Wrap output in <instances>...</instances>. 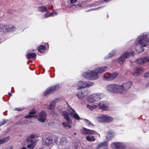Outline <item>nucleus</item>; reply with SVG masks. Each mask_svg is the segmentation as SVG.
<instances>
[{"mask_svg": "<svg viewBox=\"0 0 149 149\" xmlns=\"http://www.w3.org/2000/svg\"><path fill=\"white\" fill-rule=\"evenodd\" d=\"M148 34L143 33L137 38L135 44L137 45L139 43L140 45V50H138L137 49H136L138 53H140L143 51V47L147 46L148 43L149 42V39L148 37Z\"/></svg>", "mask_w": 149, "mask_h": 149, "instance_id": "nucleus-1", "label": "nucleus"}, {"mask_svg": "<svg viewBox=\"0 0 149 149\" xmlns=\"http://www.w3.org/2000/svg\"><path fill=\"white\" fill-rule=\"evenodd\" d=\"M98 73L95 71H91L88 72H84L82 75L85 78L88 80H94L98 78Z\"/></svg>", "mask_w": 149, "mask_h": 149, "instance_id": "nucleus-2", "label": "nucleus"}, {"mask_svg": "<svg viewBox=\"0 0 149 149\" xmlns=\"http://www.w3.org/2000/svg\"><path fill=\"white\" fill-rule=\"evenodd\" d=\"M120 85L116 84H110L107 85L106 87V89L108 91L114 93H120Z\"/></svg>", "mask_w": 149, "mask_h": 149, "instance_id": "nucleus-3", "label": "nucleus"}, {"mask_svg": "<svg viewBox=\"0 0 149 149\" xmlns=\"http://www.w3.org/2000/svg\"><path fill=\"white\" fill-rule=\"evenodd\" d=\"M104 96L103 93H93L89 95L88 97V100L90 102H94L99 101Z\"/></svg>", "mask_w": 149, "mask_h": 149, "instance_id": "nucleus-4", "label": "nucleus"}, {"mask_svg": "<svg viewBox=\"0 0 149 149\" xmlns=\"http://www.w3.org/2000/svg\"><path fill=\"white\" fill-rule=\"evenodd\" d=\"M132 52H126L122 54L121 56L118 59V62L120 64H122L125 59L134 54Z\"/></svg>", "mask_w": 149, "mask_h": 149, "instance_id": "nucleus-5", "label": "nucleus"}, {"mask_svg": "<svg viewBox=\"0 0 149 149\" xmlns=\"http://www.w3.org/2000/svg\"><path fill=\"white\" fill-rule=\"evenodd\" d=\"M59 85L57 84L54 86H51L47 88L44 92L43 94L44 96H46L51 93L55 92L58 88Z\"/></svg>", "mask_w": 149, "mask_h": 149, "instance_id": "nucleus-6", "label": "nucleus"}, {"mask_svg": "<svg viewBox=\"0 0 149 149\" xmlns=\"http://www.w3.org/2000/svg\"><path fill=\"white\" fill-rule=\"evenodd\" d=\"M118 75V73L115 72L112 74L107 73L104 74L103 76L104 80L107 81H111L117 77Z\"/></svg>", "mask_w": 149, "mask_h": 149, "instance_id": "nucleus-7", "label": "nucleus"}, {"mask_svg": "<svg viewBox=\"0 0 149 149\" xmlns=\"http://www.w3.org/2000/svg\"><path fill=\"white\" fill-rule=\"evenodd\" d=\"M132 85L131 81H128L126 83L123 84L122 85H120V93H124L127 90L129 89Z\"/></svg>", "mask_w": 149, "mask_h": 149, "instance_id": "nucleus-8", "label": "nucleus"}, {"mask_svg": "<svg viewBox=\"0 0 149 149\" xmlns=\"http://www.w3.org/2000/svg\"><path fill=\"white\" fill-rule=\"evenodd\" d=\"M58 138L55 135H51L47 137L45 139L46 143L48 145L53 144L57 142Z\"/></svg>", "mask_w": 149, "mask_h": 149, "instance_id": "nucleus-9", "label": "nucleus"}, {"mask_svg": "<svg viewBox=\"0 0 149 149\" xmlns=\"http://www.w3.org/2000/svg\"><path fill=\"white\" fill-rule=\"evenodd\" d=\"M111 147L114 149H125L126 147L122 143L115 142L111 143L110 145Z\"/></svg>", "mask_w": 149, "mask_h": 149, "instance_id": "nucleus-10", "label": "nucleus"}, {"mask_svg": "<svg viewBox=\"0 0 149 149\" xmlns=\"http://www.w3.org/2000/svg\"><path fill=\"white\" fill-rule=\"evenodd\" d=\"M80 86H79L77 89L79 90L81 88H83L86 87H89L91 86L93 84V82H83L81 81L79 82Z\"/></svg>", "mask_w": 149, "mask_h": 149, "instance_id": "nucleus-11", "label": "nucleus"}, {"mask_svg": "<svg viewBox=\"0 0 149 149\" xmlns=\"http://www.w3.org/2000/svg\"><path fill=\"white\" fill-rule=\"evenodd\" d=\"M108 104L105 101H101L99 102L98 104L99 109L107 111L108 109Z\"/></svg>", "mask_w": 149, "mask_h": 149, "instance_id": "nucleus-12", "label": "nucleus"}, {"mask_svg": "<svg viewBox=\"0 0 149 149\" xmlns=\"http://www.w3.org/2000/svg\"><path fill=\"white\" fill-rule=\"evenodd\" d=\"M95 132L93 130H89L84 127L81 130V133L84 135L87 134L92 135L94 134Z\"/></svg>", "mask_w": 149, "mask_h": 149, "instance_id": "nucleus-13", "label": "nucleus"}, {"mask_svg": "<svg viewBox=\"0 0 149 149\" xmlns=\"http://www.w3.org/2000/svg\"><path fill=\"white\" fill-rule=\"evenodd\" d=\"M6 33H11L15 31L16 27L14 25L9 24H6Z\"/></svg>", "mask_w": 149, "mask_h": 149, "instance_id": "nucleus-14", "label": "nucleus"}, {"mask_svg": "<svg viewBox=\"0 0 149 149\" xmlns=\"http://www.w3.org/2000/svg\"><path fill=\"white\" fill-rule=\"evenodd\" d=\"M70 109L69 111L70 115L72 118H74L75 119L78 120L80 119L79 116L73 109L70 108Z\"/></svg>", "mask_w": 149, "mask_h": 149, "instance_id": "nucleus-15", "label": "nucleus"}, {"mask_svg": "<svg viewBox=\"0 0 149 149\" xmlns=\"http://www.w3.org/2000/svg\"><path fill=\"white\" fill-rule=\"evenodd\" d=\"M47 114L44 111H41L39 114V117L38 118V120L42 123L45 122Z\"/></svg>", "mask_w": 149, "mask_h": 149, "instance_id": "nucleus-16", "label": "nucleus"}, {"mask_svg": "<svg viewBox=\"0 0 149 149\" xmlns=\"http://www.w3.org/2000/svg\"><path fill=\"white\" fill-rule=\"evenodd\" d=\"M62 115L64 119L68 122L72 123V121L70 118L69 116V113L66 111H63L62 112Z\"/></svg>", "mask_w": 149, "mask_h": 149, "instance_id": "nucleus-17", "label": "nucleus"}, {"mask_svg": "<svg viewBox=\"0 0 149 149\" xmlns=\"http://www.w3.org/2000/svg\"><path fill=\"white\" fill-rule=\"evenodd\" d=\"M88 92L86 91H80L77 94V97L79 99H82L84 97L88 95Z\"/></svg>", "mask_w": 149, "mask_h": 149, "instance_id": "nucleus-18", "label": "nucleus"}, {"mask_svg": "<svg viewBox=\"0 0 149 149\" xmlns=\"http://www.w3.org/2000/svg\"><path fill=\"white\" fill-rule=\"evenodd\" d=\"M108 69V67L107 66L101 67L99 68H97L95 69V70L97 71L98 73H102Z\"/></svg>", "mask_w": 149, "mask_h": 149, "instance_id": "nucleus-19", "label": "nucleus"}, {"mask_svg": "<svg viewBox=\"0 0 149 149\" xmlns=\"http://www.w3.org/2000/svg\"><path fill=\"white\" fill-rule=\"evenodd\" d=\"M108 143L104 141L99 143L96 147V149H101L102 148L107 147L108 146Z\"/></svg>", "mask_w": 149, "mask_h": 149, "instance_id": "nucleus-20", "label": "nucleus"}, {"mask_svg": "<svg viewBox=\"0 0 149 149\" xmlns=\"http://www.w3.org/2000/svg\"><path fill=\"white\" fill-rule=\"evenodd\" d=\"M36 113V112L35 109L32 110L30 111L29 113V114L24 116V117L26 118H30L32 117H35V116L34 115H31L32 114H35Z\"/></svg>", "mask_w": 149, "mask_h": 149, "instance_id": "nucleus-21", "label": "nucleus"}, {"mask_svg": "<svg viewBox=\"0 0 149 149\" xmlns=\"http://www.w3.org/2000/svg\"><path fill=\"white\" fill-rule=\"evenodd\" d=\"M36 55L34 53H30L27 54L26 55V57L27 59H35L36 58Z\"/></svg>", "mask_w": 149, "mask_h": 149, "instance_id": "nucleus-22", "label": "nucleus"}, {"mask_svg": "<svg viewBox=\"0 0 149 149\" xmlns=\"http://www.w3.org/2000/svg\"><path fill=\"white\" fill-rule=\"evenodd\" d=\"M143 72V70L141 68H139L135 70L133 73V75L135 77L138 76Z\"/></svg>", "mask_w": 149, "mask_h": 149, "instance_id": "nucleus-23", "label": "nucleus"}, {"mask_svg": "<svg viewBox=\"0 0 149 149\" xmlns=\"http://www.w3.org/2000/svg\"><path fill=\"white\" fill-rule=\"evenodd\" d=\"M38 10L39 11L41 12H46L48 11L47 8L45 6L38 7Z\"/></svg>", "mask_w": 149, "mask_h": 149, "instance_id": "nucleus-24", "label": "nucleus"}, {"mask_svg": "<svg viewBox=\"0 0 149 149\" xmlns=\"http://www.w3.org/2000/svg\"><path fill=\"white\" fill-rule=\"evenodd\" d=\"M57 100V99H56L55 100L52 101L50 104L49 105L48 107V109L49 110H51L53 109L55 107V105L56 104V101Z\"/></svg>", "mask_w": 149, "mask_h": 149, "instance_id": "nucleus-25", "label": "nucleus"}, {"mask_svg": "<svg viewBox=\"0 0 149 149\" xmlns=\"http://www.w3.org/2000/svg\"><path fill=\"white\" fill-rule=\"evenodd\" d=\"M104 123H110L113 120L112 117L107 115H104Z\"/></svg>", "mask_w": 149, "mask_h": 149, "instance_id": "nucleus-26", "label": "nucleus"}, {"mask_svg": "<svg viewBox=\"0 0 149 149\" xmlns=\"http://www.w3.org/2000/svg\"><path fill=\"white\" fill-rule=\"evenodd\" d=\"M6 24H0V32L6 33Z\"/></svg>", "mask_w": 149, "mask_h": 149, "instance_id": "nucleus-27", "label": "nucleus"}, {"mask_svg": "<svg viewBox=\"0 0 149 149\" xmlns=\"http://www.w3.org/2000/svg\"><path fill=\"white\" fill-rule=\"evenodd\" d=\"M46 49V47L42 45H40L38 47V50L39 52L41 53H43Z\"/></svg>", "mask_w": 149, "mask_h": 149, "instance_id": "nucleus-28", "label": "nucleus"}, {"mask_svg": "<svg viewBox=\"0 0 149 149\" xmlns=\"http://www.w3.org/2000/svg\"><path fill=\"white\" fill-rule=\"evenodd\" d=\"M104 115H101L97 118V120L100 122L104 123Z\"/></svg>", "mask_w": 149, "mask_h": 149, "instance_id": "nucleus-29", "label": "nucleus"}, {"mask_svg": "<svg viewBox=\"0 0 149 149\" xmlns=\"http://www.w3.org/2000/svg\"><path fill=\"white\" fill-rule=\"evenodd\" d=\"M63 125L65 127H67L68 129L71 128L72 127V125H71V124L68 122H63L62 123Z\"/></svg>", "mask_w": 149, "mask_h": 149, "instance_id": "nucleus-30", "label": "nucleus"}, {"mask_svg": "<svg viewBox=\"0 0 149 149\" xmlns=\"http://www.w3.org/2000/svg\"><path fill=\"white\" fill-rule=\"evenodd\" d=\"M113 137V133L109 131L107 133V139L109 140H111Z\"/></svg>", "mask_w": 149, "mask_h": 149, "instance_id": "nucleus-31", "label": "nucleus"}, {"mask_svg": "<svg viewBox=\"0 0 149 149\" xmlns=\"http://www.w3.org/2000/svg\"><path fill=\"white\" fill-rule=\"evenodd\" d=\"M86 139L88 141H94L95 139L94 138L93 136H87L86 137Z\"/></svg>", "mask_w": 149, "mask_h": 149, "instance_id": "nucleus-32", "label": "nucleus"}, {"mask_svg": "<svg viewBox=\"0 0 149 149\" xmlns=\"http://www.w3.org/2000/svg\"><path fill=\"white\" fill-rule=\"evenodd\" d=\"M136 62L138 64L141 65L142 64L144 63L143 58L137 59L136 60Z\"/></svg>", "mask_w": 149, "mask_h": 149, "instance_id": "nucleus-33", "label": "nucleus"}, {"mask_svg": "<svg viewBox=\"0 0 149 149\" xmlns=\"http://www.w3.org/2000/svg\"><path fill=\"white\" fill-rule=\"evenodd\" d=\"M115 54V52L114 51H112L111 53H109L108 54V58H110L113 56Z\"/></svg>", "mask_w": 149, "mask_h": 149, "instance_id": "nucleus-34", "label": "nucleus"}, {"mask_svg": "<svg viewBox=\"0 0 149 149\" xmlns=\"http://www.w3.org/2000/svg\"><path fill=\"white\" fill-rule=\"evenodd\" d=\"M85 120L86 121V124L88 126H91L92 125L93 126V125L92 123H91V122L89 120L86 119H85Z\"/></svg>", "mask_w": 149, "mask_h": 149, "instance_id": "nucleus-35", "label": "nucleus"}, {"mask_svg": "<svg viewBox=\"0 0 149 149\" xmlns=\"http://www.w3.org/2000/svg\"><path fill=\"white\" fill-rule=\"evenodd\" d=\"M31 143L28 144L27 146V147L29 148L32 149L34 147V145L33 143Z\"/></svg>", "mask_w": 149, "mask_h": 149, "instance_id": "nucleus-36", "label": "nucleus"}, {"mask_svg": "<svg viewBox=\"0 0 149 149\" xmlns=\"http://www.w3.org/2000/svg\"><path fill=\"white\" fill-rule=\"evenodd\" d=\"M35 137V136L34 134H31L29 136L30 138V141L31 142L33 143V141L32 139L33 138Z\"/></svg>", "mask_w": 149, "mask_h": 149, "instance_id": "nucleus-37", "label": "nucleus"}, {"mask_svg": "<svg viewBox=\"0 0 149 149\" xmlns=\"http://www.w3.org/2000/svg\"><path fill=\"white\" fill-rule=\"evenodd\" d=\"M144 62H149V57L147 56L143 58Z\"/></svg>", "mask_w": 149, "mask_h": 149, "instance_id": "nucleus-38", "label": "nucleus"}, {"mask_svg": "<svg viewBox=\"0 0 149 149\" xmlns=\"http://www.w3.org/2000/svg\"><path fill=\"white\" fill-rule=\"evenodd\" d=\"M10 137L9 136H8L7 137H6L4 139H3V141L4 142L8 141L10 139Z\"/></svg>", "mask_w": 149, "mask_h": 149, "instance_id": "nucleus-39", "label": "nucleus"}, {"mask_svg": "<svg viewBox=\"0 0 149 149\" xmlns=\"http://www.w3.org/2000/svg\"><path fill=\"white\" fill-rule=\"evenodd\" d=\"M6 120H3L2 121L0 122V126L3 125L6 123Z\"/></svg>", "mask_w": 149, "mask_h": 149, "instance_id": "nucleus-40", "label": "nucleus"}, {"mask_svg": "<svg viewBox=\"0 0 149 149\" xmlns=\"http://www.w3.org/2000/svg\"><path fill=\"white\" fill-rule=\"evenodd\" d=\"M49 17H50V15H49V13H46L44 15V17L45 18H47Z\"/></svg>", "mask_w": 149, "mask_h": 149, "instance_id": "nucleus-41", "label": "nucleus"}, {"mask_svg": "<svg viewBox=\"0 0 149 149\" xmlns=\"http://www.w3.org/2000/svg\"><path fill=\"white\" fill-rule=\"evenodd\" d=\"M144 77L146 78L149 77V72L145 73L144 74Z\"/></svg>", "mask_w": 149, "mask_h": 149, "instance_id": "nucleus-42", "label": "nucleus"}, {"mask_svg": "<svg viewBox=\"0 0 149 149\" xmlns=\"http://www.w3.org/2000/svg\"><path fill=\"white\" fill-rule=\"evenodd\" d=\"M77 0H70V2L71 4H73Z\"/></svg>", "mask_w": 149, "mask_h": 149, "instance_id": "nucleus-43", "label": "nucleus"}, {"mask_svg": "<svg viewBox=\"0 0 149 149\" xmlns=\"http://www.w3.org/2000/svg\"><path fill=\"white\" fill-rule=\"evenodd\" d=\"M87 107H88L91 110H92L93 109V107L92 106H90L88 104L87 105Z\"/></svg>", "mask_w": 149, "mask_h": 149, "instance_id": "nucleus-44", "label": "nucleus"}, {"mask_svg": "<svg viewBox=\"0 0 149 149\" xmlns=\"http://www.w3.org/2000/svg\"><path fill=\"white\" fill-rule=\"evenodd\" d=\"M15 110L20 111L22 110V109L21 108H15Z\"/></svg>", "mask_w": 149, "mask_h": 149, "instance_id": "nucleus-45", "label": "nucleus"}, {"mask_svg": "<svg viewBox=\"0 0 149 149\" xmlns=\"http://www.w3.org/2000/svg\"><path fill=\"white\" fill-rule=\"evenodd\" d=\"M4 143V142L3 139L0 140V145Z\"/></svg>", "mask_w": 149, "mask_h": 149, "instance_id": "nucleus-46", "label": "nucleus"}, {"mask_svg": "<svg viewBox=\"0 0 149 149\" xmlns=\"http://www.w3.org/2000/svg\"><path fill=\"white\" fill-rule=\"evenodd\" d=\"M54 13V11H53L52 12L49 13V14L50 15V16L52 15Z\"/></svg>", "mask_w": 149, "mask_h": 149, "instance_id": "nucleus-47", "label": "nucleus"}, {"mask_svg": "<svg viewBox=\"0 0 149 149\" xmlns=\"http://www.w3.org/2000/svg\"><path fill=\"white\" fill-rule=\"evenodd\" d=\"M7 148H8V149H12L13 147L12 146H10Z\"/></svg>", "mask_w": 149, "mask_h": 149, "instance_id": "nucleus-48", "label": "nucleus"}, {"mask_svg": "<svg viewBox=\"0 0 149 149\" xmlns=\"http://www.w3.org/2000/svg\"><path fill=\"white\" fill-rule=\"evenodd\" d=\"M8 95L10 96H11L12 95V94L10 93H8Z\"/></svg>", "mask_w": 149, "mask_h": 149, "instance_id": "nucleus-49", "label": "nucleus"}, {"mask_svg": "<svg viewBox=\"0 0 149 149\" xmlns=\"http://www.w3.org/2000/svg\"><path fill=\"white\" fill-rule=\"evenodd\" d=\"M148 86H149V82L148 83L147 85H146V87H148Z\"/></svg>", "mask_w": 149, "mask_h": 149, "instance_id": "nucleus-50", "label": "nucleus"}, {"mask_svg": "<svg viewBox=\"0 0 149 149\" xmlns=\"http://www.w3.org/2000/svg\"><path fill=\"white\" fill-rule=\"evenodd\" d=\"M21 149H26V147H24L22 148Z\"/></svg>", "mask_w": 149, "mask_h": 149, "instance_id": "nucleus-51", "label": "nucleus"}, {"mask_svg": "<svg viewBox=\"0 0 149 149\" xmlns=\"http://www.w3.org/2000/svg\"><path fill=\"white\" fill-rule=\"evenodd\" d=\"M48 10H50V8L49 7H48Z\"/></svg>", "mask_w": 149, "mask_h": 149, "instance_id": "nucleus-52", "label": "nucleus"}, {"mask_svg": "<svg viewBox=\"0 0 149 149\" xmlns=\"http://www.w3.org/2000/svg\"><path fill=\"white\" fill-rule=\"evenodd\" d=\"M103 149H108V148H104Z\"/></svg>", "mask_w": 149, "mask_h": 149, "instance_id": "nucleus-53", "label": "nucleus"}, {"mask_svg": "<svg viewBox=\"0 0 149 149\" xmlns=\"http://www.w3.org/2000/svg\"><path fill=\"white\" fill-rule=\"evenodd\" d=\"M51 8L52 9H53V6L52 5V6H51Z\"/></svg>", "mask_w": 149, "mask_h": 149, "instance_id": "nucleus-54", "label": "nucleus"}, {"mask_svg": "<svg viewBox=\"0 0 149 149\" xmlns=\"http://www.w3.org/2000/svg\"><path fill=\"white\" fill-rule=\"evenodd\" d=\"M74 134L75 135H76L77 134H76V133H74Z\"/></svg>", "mask_w": 149, "mask_h": 149, "instance_id": "nucleus-55", "label": "nucleus"}, {"mask_svg": "<svg viewBox=\"0 0 149 149\" xmlns=\"http://www.w3.org/2000/svg\"><path fill=\"white\" fill-rule=\"evenodd\" d=\"M54 13H55L56 14H57V13L54 11Z\"/></svg>", "mask_w": 149, "mask_h": 149, "instance_id": "nucleus-56", "label": "nucleus"}, {"mask_svg": "<svg viewBox=\"0 0 149 149\" xmlns=\"http://www.w3.org/2000/svg\"><path fill=\"white\" fill-rule=\"evenodd\" d=\"M47 45H48V47H49V45H48V43H47Z\"/></svg>", "mask_w": 149, "mask_h": 149, "instance_id": "nucleus-57", "label": "nucleus"}, {"mask_svg": "<svg viewBox=\"0 0 149 149\" xmlns=\"http://www.w3.org/2000/svg\"><path fill=\"white\" fill-rule=\"evenodd\" d=\"M5 149H8L7 148H6Z\"/></svg>", "mask_w": 149, "mask_h": 149, "instance_id": "nucleus-58", "label": "nucleus"}]
</instances>
